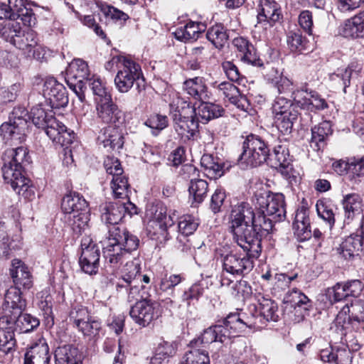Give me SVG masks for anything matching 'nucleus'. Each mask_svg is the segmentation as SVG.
I'll return each mask as SVG.
<instances>
[{
	"mask_svg": "<svg viewBox=\"0 0 364 364\" xmlns=\"http://www.w3.org/2000/svg\"><path fill=\"white\" fill-rule=\"evenodd\" d=\"M21 33L16 40H13L12 45L20 50L31 52L38 43L36 33L30 28L22 30Z\"/></svg>",
	"mask_w": 364,
	"mask_h": 364,
	"instance_id": "nucleus-41",
	"label": "nucleus"
},
{
	"mask_svg": "<svg viewBox=\"0 0 364 364\" xmlns=\"http://www.w3.org/2000/svg\"><path fill=\"white\" fill-rule=\"evenodd\" d=\"M362 199L357 193H349L343 196L342 205L344 210V223L349 224L356 215H360Z\"/></svg>",
	"mask_w": 364,
	"mask_h": 364,
	"instance_id": "nucleus-32",
	"label": "nucleus"
},
{
	"mask_svg": "<svg viewBox=\"0 0 364 364\" xmlns=\"http://www.w3.org/2000/svg\"><path fill=\"white\" fill-rule=\"evenodd\" d=\"M353 323L350 315V307L348 304L345 305L337 314L333 325L336 328L338 332L343 334V331L347 329L348 326Z\"/></svg>",
	"mask_w": 364,
	"mask_h": 364,
	"instance_id": "nucleus-52",
	"label": "nucleus"
},
{
	"mask_svg": "<svg viewBox=\"0 0 364 364\" xmlns=\"http://www.w3.org/2000/svg\"><path fill=\"white\" fill-rule=\"evenodd\" d=\"M287 44L292 52L301 53L306 49L307 44L306 39L302 36L301 33L298 31H290L287 34Z\"/></svg>",
	"mask_w": 364,
	"mask_h": 364,
	"instance_id": "nucleus-54",
	"label": "nucleus"
},
{
	"mask_svg": "<svg viewBox=\"0 0 364 364\" xmlns=\"http://www.w3.org/2000/svg\"><path fill=\"white\" fill-rule=\"evenodd\" d=\"M331 132V127L328 122H323L315 126L311 129L310 146L314 149H320L321 145L324 144L326 138Z\"/></svg>",
	"mask_w": 364,
	"mask_h": 364,
	"instance_id": "nucleus-46",
	"label": "nucleus"
},
{
	"mask_svg": "<svg viewBox=\"0 0 364 364\" xmlns=\"http://www.w3.org/2000/svg\"><path fill=\"white\" fill-rule=\"evenodd\" d=\"M342 35L346 38H364V11H360L346 21L342 28Z\"/></svg>",
	"mask_w": 364,
	"mask_h": 364,
	"instance_id": "nucleus-34",
	"label": "nucleus"
},
{
	"mask_svg": "<svg viewBox=\"0 0 364 364\" xmlns=\"http://www.w3.org/2000/svg\"><path fill=\"white\" fill-rule=\"evenodd\" d=\"M200 164L210 178H217L224 174L223 164L218 157L211 154H203L200 159Z\"/></svg>",
	"mask_w": 364,
	"mask_h": 364,
	"instance_id": "nucleus-39",
	"label": "nucleus"
},
{
	"mask_svg": "<svg viewBox=\"0 0 364 364\" xmlns=\"http://www.w3.org/2000/svg\"><path fill=\"white\" fill-rule=\"evenodd\" d=\"M141 285V262L134 258L127 262L120 270V276L116 283L118 292L127 293L128 300H137Z\"/></svg>",
	"mask_w": 364,
	"mask_h": 364,
	"instance_id": "nucleus-7",
	"label": "nucleus"
},
{
	"mask_svg": "<svg viewBox=\"0 0 364 364\" xmlns=\"http://www.w3.org/2000/svg\"><path fill=\"white\" fill-rule=\"evenodd\" d=\"M362 238L358 235H350L346 237L337 248L338 253L345 259H350L358 255L361 250Z\"/></svg>",
	"mask_w": 364,
	"mask_h": 364,
	"instance_id": "nucleus-35",
	"label": "nucleus"
},
{
	"mask_svg": "<svg viewBox=\"0 0 364 364\" xmlns=\"http://www.w3.org/2000/svg\"><path fill=\"white\" fill-rule=\"evenodd\" d=\"M231 233L233 240L246 252V255L242 256L241 255L230 253L225 255L223 259V271L232 275L245 276L252 270L254 267L253 259L258 258L262 252L261 238H259V251H258L257 255H255L249 250V242H245L244 244V240L240 244V242L237 240L236 235L233 232Z\"/></svg>",
	"mask_w": 364,
	"mask_h": 364,
	"instance_id": "nucleus-6",
	"label": "nucleus"
},
{
	"mask_svg": "<svg viewBox=\"0 0 364 364\" xmlns=\"http://www.w3.org/2000/svg\"><path fill=\"white\" fill-rule=\"evenodd\" d=\"M21 26L16 19L4 20L0 23V36L11 44L21 33Z\"/></svg>",
	"mask_w": 364,
	"mask_h": 364,
	"instance_id": "nucleus-45",
	"label": "nucleus"
},
{
	"mask_svg": "<svg viewBox=\"0 0 364 364\" xmlns=\"http://www.w3.org/2000/svg\"><path fill=\"white\" fill-rule=\"evenodd\" d=\"M151 218L154 220L159 223L161 228H166L168 226L171 227L173 222L171 217L166 214V208L162 205H156L151 209Z\"/></svg>",
	"mask_w": 364,
	"mask_h": 364,
	"instance_id": "nucleus-55",
	"label": "nucleus"
},
{
	"mask_svg": "<svg viewBox=\"0 0 364 364\" xmlns=\"http://www.w3.org/2000/svg\"><path fill=\"white\" fill-rule=\"evenodd\" d=\"M252 202L256 212L247 203H241L232 210L229 218V230L236 235L240 244L245 240L249 242V250L257 255L259 251V238L268 234L274 223L286 217L284 196L274 193L265 188L257 189Z\"/></svg>",
	"mask_w": 364,
	"mask_h": 364,
	"instance_id": "nucleus-1",
	"label": "nucleus"
},
{
	"mask_svg": "<svg viewBox=\"0 0 364 364\" xmlns=\"http://www.w3.org/2000/svg\"><path fill=\"white\" fill-rule=\"evenodd\" d=\"M271 166L284 173H288V169L291 167V158L288 148L284 144H278L273 148L272 153L269 152L268 158Z\"/></svg>",
	"mask_w": 364,
	"mask_h": 364,
	"instance_id": "nucleus-25",
	"label": "nucleus"
},
{
	"mask_svg": "<svg viewBox=\"0 0 364 364\" xmlns=\"http://www.w3.org/2000/svg\"><path fill=\"white\" fill-rule=\"evenodd\" d=\"M99 139L105 147H109L112 150H119L124 145V135L120 129L115 126H108L102 130Z\"/></svg>",
	"mask_w": 364,
	"mask_h": 364,
	"instance_id": "nucleus-30",
	"label": "nucleus"
},
{
	"mask_svg": "<svg viewBox=\"0 0 364 364\" xmlns=\"http://www.w3.org/2000/svg\"><path fill=\"white\" fill-rule=\"evenodd\" d=\"M258 307L255 304H250L246 311L230 313L225 318V323L229 327L233 337L245 331L247 328H262L258 317Z\"/></svg>",
	"mask_w": 364,
	"mask_h": 364,
	"instance_id": "nucleus-9",
	"label": "nucleus"
},
{
	"mask_svg": "<svg viewBox=\"0 0 364 364\" xmlns=\"http://www.w3.org/2000/svg\"><path fill=\"white\" fill-rule=\"evenodd\" d=\"M282 16L281 9L274 0H259L257 22L267 23L270 26Z\"/></svg>",
	"mask_w": 364,
	"mask_h": 364,
	"instance_id": "nucleus-20",
	"label": "nucleus"
},
{
	"mask_svg": "<svg viewBox=\"0 0 364 364\" xmlns=\"http://www.w3.org/2000/svg\"><path fill=\"white\" fill-rule=\"evenodd\" d=\"M96 109L97 117L104 123L112 124L117 127L124 121V113L114 103L112 96H108L105 100H97Z\"/></svg>",
	"mask_w": 364,
	"mask_h": 364,
	"instance_id": "nucleus-14",
	"label": "nucleus"
},
{
	"mask_svg": "<svg viewBox=\"0 0 364 364\" xmlns=\"http://www.w3.org/2000/svg\"><path fill=\"white\" fill-rule=\"evenodd\" d=\"M144 124L152 129L154 135H157L168 126V119L165 115L153 114L146 119Z\"/></svg>",
	"mask_w": 364,
	"mask_h": 364,
	"instance_id": "nucleus-59",
	"label": "nucleus"
},
{
	"mask_svg": "<svg viewBox=\"0 0 364 364\" xmlns=\"http://www.w3.org/2000/svg\"><path fill=\"white\" fill-rule=\"evenodd\" d=\"M183 88L187 95L196 100L200 102L209 99L208 89L203 77H196L186 80Z\"/></svg>",
	"mask_w": 364,
	"mask_h": 364,
	"instance_id": "nucleus-24",
	"label": "nucleus"
},
{
	"mask_svg": "<svg viewBox=\"0 0 364 364\" xmlns=\"http://www.w3.org/2000/svg\"><path fill=\"white\" fill-rule=\"evenodd\" d=\"M26 300L21 297V289L10 287L4 298L2 306L1 316L11 318V316H18L26 308Z\"/></svg>",
	"mask_w": 364,
	"mask_h": 364,
	"instance_id": "nucleus-15",
	"label": "nucleus"
},
{
	"mask_svg": "<svg viewBox=\"0 0 364 364\" xmlns=\"http://www.w3.org/2000/svg\"><path fill=\"white\" fill-rule=\"evenodd\" d=\"M3 177L6 183L24 198L31 200L34 196L33 188L30 180L23 175V168L30 164L28 151L26 147L18 146L5 151L3 156Z\"/></svg>",
	"mask_w": 364,
	"mask_h": 364,
	"instance_id": "nucleus-3",
	"label": "nucleus"
},
{
	"mask_svg": "<svg viewBox=\"0 0 364 364\" xmlns=\"http://www.w3.org/2000/svg\"><path fill=\"white\" fill-rule=\"evenodd\" d=\"M328 105L325 98L322 97L316 91L310 90V97L309 100L306 110L319 111L327 109Z\"/></svg>",
	"mask_w": 364,
	"mask_h": 364,
	"instance_id": "nucleus-62",
	"label": "nucleus"
},
{
	"mask_svg": "<svg viewBox=\"0 0 364 364\" xmlns=\"http://www.w3.org/2000/svg\"><path fill=\"white\" fill-rule=\"evenodd\" d=\"M13 323L14 329L19 333H26L33 331L39 324V320L31 314L21 313L19 316H11L9 319Z\"/></svg>",
	"mask_w": 364,
	"mask_h": 364,
	"instance_id": "nucleus-38",
	"label": "nucleus"
},
{
	"mask_svg": "<svg viewBox=\"0 0 364 364\" xmlns=\"http://www.w3.org/2000/svg\"><path fill=\"white\" fill-rule=\"evenodd\" d=\"M43 91L44 96L50 101L52 107H63L68 102L65 87L53 77L46 80Z\"/></svg>",
	"mask_w": 364,
	"mask_h": 364,
	"instance_id": "nucleus-17",
	"label": "nucleus"
},
{
	"mask_svg": "<svg viewBox=\"0 0 364 364\" xmlns=\"http://www.w3.org/2000/svg\"><path fill=\"white\" fill-rule=\"evenodd\" d=\"M70 321L85 336H95L101 328V323L93 318L87 307L75 306L69 315Z\"/></svg>",
	"mask_w": 364,
	"mask_h": 364,
	"instance_id": "nucleus-11",
	"label": "nucleus"
},
{
	"mask_svg": "<svg viewBox=\"0 0 364 364\" xmlns=\"http://www.w3.org/2000/svg\"><path fill=\"white\" fill-rule=\"evenodd\" d=\"M205 30V26L201 22L191 21L184 26L176 28L173 35L177 40L186 43L189 41H196Z\"/></svg>",
	"mask_w": 364,
	"mask_h": 364,
	"instance_id": "nucleus-28",
	"label": "nucleus"
},
{
	"mask_svg": "<svg viewBox=\"0 0 364 364\" xmlns=\"http://www.w3.org/2000/svg\"><path fill=\"white\" fill-rule=\"evenodd\" d=\"M124 217L120 200L106 204L101 215L102 220L111 225L102 252L106 264L113 269L119 267L125 255L136 250L139 245V238L119 224Z\"/></svg>",
	"mask_w": 364,
	"mask_h": 364,
	"instance_id": "nucleus-2",
	"label": "nucleus"
},
{
	"mask_svg": "<svg viewBox=\"0 0 364 364\" xmlns=\"http://www.w3.org/2000/svg\"><path fill=\"white\" fill-rule=\"evenodd\" d=\"M56 364H82V355L78 349L73 346L58 347L55 353Z\"/></svg>",
	"mask_w": 364,
	"mask_h": 364,
	"instance_id": "nucleus-33",
	"label": "nucleus"
},
{
	"mask_svg": "<svg viewBox=\"0 0 364 364\" xmlns=\"http://www.w3.org/2000/svg\"><path fill=\"white\" fill-rule=\"evenodd\" d=\"M218 92V95H223L231 104L236 106L242 111H247L250 109V103L247 97L242 95L239 89L232 82H222L214 85Z\"/></svg>",
	"mask_w": 364,
	"mask_h": 364,
	"instance_id": "nucleus-16",
	"label": "nucleus"
},
{
	"mask_svg": "<svg viewBox=\"0 0 364 364\" xmlns=\"http://www.w3.org/2000/svg\"><path fill=\"white\" fill-rule=\"evenodd\" d=\"M272 112L274 116L282 115L286 112L296 111L291 100L284 97H277L272 104Z\"/></svg>",
	"mask_w": 364,
	"mask_h": 364,
	"instance_id": "nucleus-60",
	"label": "nucleus"
},
{
	"mask_svg": "<svg viewBox=\"0 0 364 364\" xmlns=\"http://www.w3.org/2000/svg\"><path fill=\"white\" fill-rule=\"evenodd\" d=\"M142 297L141 296H139ZM129 315L133 321L141 327L149 326L158 316L157 304L151 299H137L131 307Z\"/></svg>",
	"mask_w": 364,
	"mask_h": 364,
	"instance_id": "nucleus-12",
	"label": "nucleus"
},
{
	"mask_svg": "<svg viewBox=\"0 0 364 364\" xmlns=\"http://www.w3.org/2000/svg\"><path fill=\"white\" fill-rule=\"evenodd\" d=\"M8 7L14 19L20 18L24 25L31 26L35 17L26 0H8Z\"/></svg>",
	"mask_w": 364,
	"mask_h": 364,
	"instance_id": "nucleus-21",
	"label": "nucleus"
},
{
	"mask_svg": "<svg viewBox=\"0 0 364 364\" xmlns=\"http://www.w3.org/2000/svg\"><path fill=\"white\" fill-rule=\"evenodd\" d=\"M177 350L175 342L162 341L157 346L154 355L151 358L149 364H162L165 360L173 357Z\"/></svg>",
	"mask_w": 364,
	"mask_h": 364,
	"instance_id": "nucleus-40",
	"label": "nucleus"
},
{
	"mask_svg": "<svg viewBox=\"0 0 364 364\" xmlns=\"http://www.w3.org/2000/svg\"><path fill=\"white\" fill-rule=\"evenodd\" d=\"M224 318L221 323L211 326L204 330L201 336L191 342V346L198 348L200 345H208L213 342L225 343L234 338Z\"/></svg>",
	"mask_w": 364,
	"mask_h": 364,
	"instance_id": "nucleus-13",
	"label": "nucleus"
},
{
	"mask_svg": "<svg viewBox=\"0 0 364 364\" xmlns=\"http://www.w3.org/2000/svg\"><path fill=\"white\" fill-rule=\"evenodd\" d=\"M181 364H210L208 353L204 349L191 347L183 355Z\"/></svg>",
	"mask_w": 364,
	"mask_h": 364,
	"instance_id": "nucleus-50",
	"label": "nucleus"
},
{
	"mask_svg": "<svg viewBox=\"0 0 364 364\" xmlns=\"http://www.w3.org/2000/svg\"><path fill=\"white\" fill-rule=\"evenodd\" d=\"M206 37L217 48H222L228 39L227 31L222 24L210 27L207 31Z\"/></svg>",
	"mask_w": 364,
	"mask_h": 364,
	"instance_id": "nucleus-48",
	"label": "nucleus"
},
{
	"mask_svg": "<svg viewBox=\"0 0 364 364\" xmlns=\"http://www.w3.org/2000/svg\"><path fill=\"white\" fill-rule=\"evenodd\" d=\"M88 204L85 199L78 193L73 192L65 196L61 203L64 213L70 216L77 212L87 210Z\"/></svg>",
	"mask_w": 364,
	"mask_h": 364,
	"instance_id": "nucleus-31",
	"label": "nucleus"
},
{
	"mask_svg": "<svg viewBox=\"0 0 364 364\" xmlns=\"http://www.w3.org/2000/svg\"><path fill=\"white\" fill-rule=\"evenodd\" d=\"M4 223L0 222V245L3 249V255L8 257L10 254V251L13 250H18L21 247V242L20 240L16 242L12 240L9 241L8 235L4 228Z\"/></svg>",
	"mask_w": 364,
	"mask_h": 364,
	"instance_id": "nucleus-57",
	"label": "nucleus"
},
{
	"mask_svg": "<svg viewBox=\"0 0 364 364\" xmlns=\"http://www.w3.org/2000/svg\"><path fill=\"white\" fill-rule=\"evenodd\" d=\"M198 220L190 215H183L180 218L178 224V236H188L192 235L198 228Z\"/></svg>",
	"mask_w": 364,
	"mask_h": 364,
	"instance_id": "nucleus-51",
	"label": "nucleus"
},
{
	"mask_svg": "<svg viewBox=\"0 0 364 364\" xmlns=\"http://www.w3.org/2000/svg\"><path fill=\"white\" fill-rule=\"evenodd\" d=\"M232 46L242 61L255 67L264 65L263 60L257 55L254 46L246 38L243 37L234 38Z\"/></svg>",
	"mask_w": 364,
	"mask_h": 364,
	"instance_id": "nucleus-18",
	"label": "nucleus"
},
{
	"mask_svg": "<svg viewBox=\"0 0 364 364\" xmlns=\"http://www.w3.org/2000/svg\"><path fill=\"white\" fill-rule=\"evenodd\" d=\"M9 318L0 317V350L6 353L11 351L16 346L15 329Z\"/></svg>",
	"mask_w": 364,
	"mask_h": 364,
	"instance_id": "nucleus-23",
	"label": "nucleus"
},
{
	"mask_svg": "<svg viewBox=\"0 0 364 364\" xmlns=\"http://www.w3.org/2000/svg\"><path fill=\"white\" fill-rule=\"evenodd\" d=\"M50 358L48 343L44 339H40L25 353L24 364H50Z\"/></svg>",
	"mask_w": 364,
	"mask_h": 364,
	"instance_id": "nucleus-19",
	"label": "nucleus"
},
{
	"mask_svg": "<svg viewBox=\"0 0 364 364\" xmlns=\"http://www.w3.org/2000/svg\"><path fill=\"white\" fill-rule=\"evenodd\" d=\"M318 215L326 221L331 228L335 223V215L327 201L318 200L316 205Z\"/></svg>",
	"mask_w": 364,
	"mask_h": 364,
	"instance_id": "nucleus-56",
	"label": "nucleus"
},
{
	"mask_svg": "<svg viewBox=\"0 0 364 364\" xmlns=\"http://www.w3.org/2000/svg\"><path fill=\"white\" fill-rule=\"evenodd\" d=\"M30 119L28 112L24 107H17L14 108L9 121L11 122L15 121L16 126L18 127L20 129H28V123Z\"/></svg>",
	"mask_w": 364,
	"mask_h": 364,
	"instance_id": "nucleus-53",
	"label": "nucleus"
},
{
	"mask_svg": "<svg viewBox=\"0 0 364 364\" xmlns=\"http://www.w3.org/2000/svg\"><path fill=\"white\" fill-rule=\"evenodd\" d=\"M223 112V108L219 105L205 101H200V104L196 108V117L198 122L203 124L222 116Z\"/></svg>",
	"mask_w": 364,
	"mask_h": 364,
	"instance_id": "nucleus-36",
	"label": "nucleus"
},
{
	"mask_svg": "<svg viewBox=\"0 0 364 364\" xmlns=\"http://www.w3.org/2000/svg\"><path fill=\"white\" fill-rule=\"evenodd\" d=\"M102 11L107 17L116 22L122 23L129 19V16L122 11L109 5H106L102 7Z\"/></svg>",
	"mask_w": 364,
	"mask_h": 364,
	"instance_id": "nucleus-64",
	"label": "nucleus"
},
{
	"mask_svg": "<svg viewBox=\"0 0 364 364\" xmlns=\"http://www.w3.org/2000/svg\"><path fill=\"white\" fill-rule=\"evenodd\" d=\"M208 184L203 179H192L188 187L190 197H192V205L201 203L207 196Z\"/></svg>",
	"mask_w": 364,
	"mask_h": 364,
	"instance_id": "nucleus-44",
	"label": "nucleus"
},
{
	"mask_svg": "<svg viewBox=\"0 0 364 364\" xmlns=\"http://www.w3.org/2000/svg\"><path fill=\"white\" fill-rule=\"evenodd\" d=\"M326 296L331 304L343 301L348 297L344 284L339 282L327 289Z\"/></svg>",
	"mask_w": 364,
	"mask_h": 364,
	"instance_id": "nucleus-61",
	"label": "nucleus"
},
{
	"mask_svg": "<svg viewBox=\"0 0 364 364\" xmlns=\"http://www.w3.org/2000/svg\"><path fill=\"white\" fill-rule=\"evenodd\" d=\"M298 115L297 111H292L282 115L274 116V122L278 130L284 135L291 134L293 124L297 120Z\"/></svg>",
	"mask_w": 364,
	"mask_h": 364,
	"instance_id": "nucleus-47",
	"label": "nucleus"
},
{
	"mask_svg": "<svg viewBox=\"0 0 364 364\" xmlns=\"http://www.w3.org/2000/svg\"><path fill=\"white\" fill-rule=\"evenodd\" d=\"M21 90V85L15 83L8 88L0 89V105L14 102Z\"/></svg>",
	"mask_w": 364,
	"mask_h": 364,
	"instance_id": "nucleus-63",
	"label": "nucleus"
},
{
	"mask_svg": "<svg viewBox=\"0 0 364 364\" xmlns=\"http://www.w3.org/2000/svg\"><path fill=\"white\" fill-rule=\"evenodd\" d=\"M89 217L87 208V210H82L73 214L71 218L68 216V220L75 231L81 232L87 225L90 220Z\"/></svg>",
	"mask_w": 364,
	"mask_h": 364,
	"instance_id": "nucleus-58",
	"label": "nucleus"
},
{
	"mask_svg": "<svg viewBox=\"0 0 364 364\" xmlns=\"http://www.w3.org/2000/svg\"><path fill=\"white\" fill-rule=\"evenodd\" d=\"M170 109L172 118L174 116L191 117L196 114V107L191 106V102L178 96L170 103Z\"/></svg>",
	"mask_w": 364,
	"mask_h": 364,
	"instance_id": "nucleus-42",
	"label": "nucleus"
},
{
	"mask_svg": "<svg viewBox=\"0 0 364 364\" xmlns=\"http://www.w3.org/2000/svg\"><path fill=\"white\" fill-rule=\"evenodd\" d=\"M26 130L18 129L15 121H8L1 125L0 134L5 144L17 145L25 140Z\"/></svg>",
	"mask_w": 364,
	"mask_h": 364,
	"instance_id": "nucleus-27",
	"label": "nucleus"
},
{
	"mask_svg": "<svg viewBox=\"0 0 364 364\" xmlns=\"http://www.w3.org/2000/svg\"><path fill=\"white\" fill-rule=\"evenodd\" d=\"M258 317L260 325H263L265 322H277L279 321V307L277 304L269 299L262 298L259 300L258 303Z\"/></svg>",
	"mask_w": 364,
	"mask_h": 364,
	"instance_id": "nucleus-29",
	"label": "nucleus"
},
{
	"mask_svg": "<svg viewBox=\"0 0 364 364\" xmlns=\"http://www.w3.org/2000/svg\"><path fill=\"white\" fill-rule=\"evenodd\" d=\"M104 165L107 174L112 176L111 188L114 196L116 198H127L129 185L119 161L117 158L107 156Z\"/></svg>",
	"mask_w": 364,
	"mask_h": 364,
	"instance_id": "nucleus-10",
	"label": "nucleus"
},
{
	"mask_svg": "<svg viewBox=\"0 0 364 364\" xmlns=\"http://www.w3.org/2000/svg\"><path fill=\"white\" fill-rule=\"evenodd\" d=\"M269 144L262 136L249 134L242 144V152L238 162L242 168L257 167L264 164L269 157Z\"/></svg>",
	"mask_w": 364,
	"mask_h": 364,
	"instance_id": "nucleus-5",
	"label": "nucleus"
},
{
	"mask_svg": "<svg viewBox=\"0 0 364 364\" xmlns=\"http://www.w3.org/2000/svg\"><path fill=\"white\" fill-rule=\"evenodd\" d=\"M362 70V65L358 62H352L345 70H338V73L332 76L333 80L335 77L339 78L343 85V92H346V88L350 84V78L357 77Z\"/></svg>",
	"mask_w": 364,
	"mask_h": 364,
	"instance_id": "nucleus-49",
	"label": "nucleus"
},
{
	"mask_svg": "<svg viewBox=\"0 0 364 364\" xmlns=\"http://www.w3.org/2000/svg\"><path fill=\"white\" fill-rule=\"evenodd\" d=\"M173 127L176 132L182 138L190 139L195 135L198 129V119L196 114L191 117H173Z\"/></svg>",
	"mask_w": 364,
	"mask_h": 364,
	"instance_id": "nucleus-26",
	"label": "nucleus"
},
{
	"mask_svg": "<svg viewBox=\"0 0 364 364\" xmlns=\"http://www.w3.org/2000/svg\"><path fill=\"white\" fill-rule=\"evenodd\" d=\"M11 275L15 285L14 287L28 289L33 285L31 273L21 260L14 259L12 261Z\"/></svg>",
	"mask_w": 364,
	"mask_h": 364,
	"instance_id": "nucleus-22",
	"label": "nucleus"
},
{
	"mask_svg": "<svg viewBox=\"0 0 364 364\" xmlns=\"http://www.w3.org/2000/svg\"><path fill=\"white\" fill-rule=\"evenodd\" d=\"M100 250L99 246L90 237H84L81 240V253L79 259L100 262Z\"/></svg>",
	"mask_w": 364,
	"mask_h": 364,
	"instance_id": "nucleus-43",
	"label": "nucleus"
},
{
	"mask_svg": "<svg viewBox=\"0 0 364 364\" xmlns=\"http://www.w3.org/2000/svg\"><path fill=\"white\" fill-rule=\"evenodd\" d=\"M114 82L120 93L128 92L134 86L138 92L145 89V80L141 66L129 58L124 60V65L118 66Z\"/></svg>",
	"mask_w": 364,
	"mask_h": 364,
	"instance_id": "nucleus-8",
	"label": "nucleus"
},
{
	"mask_svg": "<svg viewBox=\"0 0 364 364\" xmlns=\"http://www.w3.org/2000/svg\"><path fill=\"white\" fill-rule=\"evenodd\" d=\"M90 70L87 63L81 59L75 60L66 71L65 79L87 83L89 80Z\"/></svg>",
	"mask_w": 364,
	"mask_h": 364,
	"instance_id": "nucleus-37",
	"label": "nucleus"
},
{
	"mask_svg": "<svg viewBox=\"0 0 364 364\" xmlns=\"http://www.w3.org/2000/svg\"><path fill=\"white\" fill-rule=\"evenodd\" d=\"M31 119L35 126L42 128L48 136L56 144L65 149L73 143L74 132L53 116L48 117L41 107H33L31 111Z\"/></svg>",
	"mask_w": 364,
	"mask_h": 364,
	"instance_id": "nucleus-4",
	"label": "nucleus"
}]
</instances>
